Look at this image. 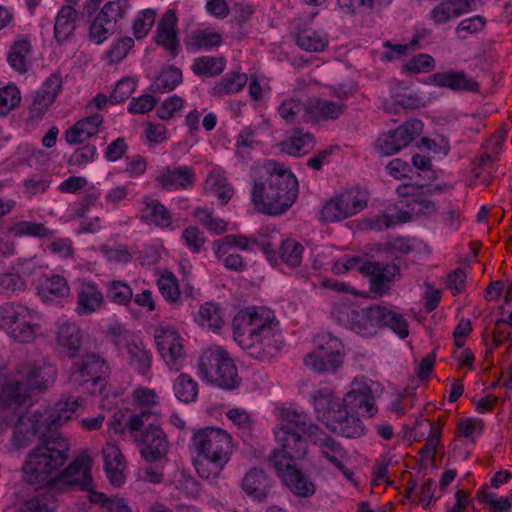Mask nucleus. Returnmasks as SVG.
I'll return each instance as SVG.
<instances>
[{
	"label": "nucleus",
	"instance_id": "1",
	"mask_svg": "<svg viewBox=\"0 0 512 512\" xmlns=\"http://www.w3.org/2000/svg\"><path fill=\"white\" fill-rule=\"evenodd\" d=\"M78 407V399L67 398L36 410L29 418L31 434L39 436L40 444L29 452L22 467V479L35 490L57 489V475L68 461L70 448L59 428L72 419Z\"/></svg>",
	"mask_w": 512,
	"mask_h": 512
},
{
	"label": "nucleus",
	"instance_id": "30",
	"mask_svg": "<svg viewBox=\"0 0 512 512\" xmlns=\"http://www.w3.org/2000/svg\"><path fill=\"white\" fill-rule=\"evenodd\" d=\"M228 352L222 347L208 349L203 352L198 363V376L208 383H212L221 367L227 369L226 357Z\"/></svg>",
	"mask_w": 512,
	"mask_h": 512
},
{
	"label": "nucleus",
	"instance_id": "50",
	"mask_svg": "<svg viewBox=\"0 0 512 512\" xmlns=\"http://www.w3.org/2000/svg\"><path fill=\"white\" fill-rule=\"evenodd\" d=\"M157 286L166 302L177 306L182 304L179 281L173 272L162 273L157 280Z\"/></svg>",
	"mask_w": 512,
	"mask_h": 512
},
{
	"label": "nucleus",
	"instance_id": "63",
	"mask_svg": "<svg viewBox=\"0 0 512 512\" xmlns=\"http://www.w3.org/2000/svg\"><path fill=\"white\" fill-rule=\"evenodd\" d=\"M181 241L191 253L198 254L207 242V238L199 227L191 225L182 231Z\"/></svg>",
	"mask_w": 512,
	"mask_h": 512
},
{
	"label": "nucleus",
	"instance_id": "61",
	"mask_svg": "<svg viewBox=\"0 0 512 512\" xmlns=\"http://www.w3.org/2000/svg\"><path fill=\"white\" fill-rule=\"evenodd\" d=\"M332 357H330L328 354H325V352H322L321 350H313L312 352L308 353L304 358V364L311 370H313L315 373L324 375V374H330L335 373L340 367H329L330 360Z\"/></svg>",
	"mask_w": 512,
	"mask_h": 512
},
{
	"label": "nucleus",
	"instance_id": "47",
	"mask_svg": "<svg viewBox=\"0 0 512 512\" xmlns=\"http://www.w3.org/2000/svg\"><path fill=\"white\" fill-rule=\"evenodd\" d=\"M183 81L182 71L180 68L171 65L167 69L162 70L153 83L149 91L153 93H168L173 91Z\"/></svg>",
	"mask_w": 512,
	"mask_h": 512
},
{
	"label": "nucleus",
	"instance_id": "36",
	"mask_svg": "<svg viewBox=\"0 0 512 512\" xmlns=\"http://www.w3.org/2000/svg\"><path fill=\"white\" fill-rule=\"evenodd\" d=\"M32 52L29 36L18 35L10 46L7 62L10 67L20 74L28 71V57Z\"/></svg>",
	"mask_w": 512,
	"mask_h": 512
},
{
	"label": "nucleus",
	"instance_id": "43",
	"mask_svg": "<svg viewBox=\"0 0 512 512\" xmlns=\"http://www.w3.org/2000/svg\"><path fill=\"white\" fill-rule=\"evenodd\" d=\"M7 232L18 238L34 237L37 239H53L55 231L49 229L44 223L31 221H18L8 227Z\"/></svg>",
	"mask_w": 512,
	"mask_h": 512
},
{
	"label": "nucleus",
	"instance_id": "39",
	"mask_svg": "<svg viewBox=\"0 0 512 512\" xmlns=\"http://www.w3.org/2000/svg\"><path fill=\"white\" fill-rule=\"evenodd\" d=\"M226 65L227 60L224 55H204L193 60L191 70L198 77L213 78L222 74Z\"/></svg>",
	"mask_w": 512,
	"mask_h": 512
},
{
	"label": "nucleus",
	"instance_id": "29",
	"mask_svg": "<svg viewBox=\"0 0 512 512\" xmlns=\"http://www.w3.org/2000/svg\"><path fill=\"white\" fill-rule=\"evenodd\" d=\"M78 12L71 5H63L54 22L53 37L58 46H63L75 36Z\"/></svg>",
	"mask_w": 512,
	"mask_h": 512
},
{
	"label": "nucleus",
	"instance_id": "14",
	"mask_svg": "<svg viewBox=\"0 0 512 512\" xmlns=\"http://www.w3.org/2000/svg\"><path fill=\"white\" fill-rule=\"evenodd\" d=\"M157 350L170 370L179 371L185 360L180 334L174 329H161L155 335Z\"/></svg>",
	"mask_w": 512,
	"mask_h": 512
},
{
	"label": "nucleus",
	"instance_id": "24",
	"mask_svg": "<svg viewBox=\"0 0 512 512\" xmlns=\"http://www.w3.org/2000/svg\"><path fill=\"white\" fill-rule=\"evenodd\" d=\"M310 441L319 447L321 455L345 477L348 478L352 475V472L344 465L343 460L347 457V451L339 441L326 434L322 429L317 436L310 438Z\"/></svg>",
	"mask_w": 512,
	"mask_h": 512
},
{
	"label": "nucleus",
	"instance_id": "32",
	"mask_svg": "<svg viewBox=\"0 0 512 512\" xmlns=\"http://www.w3.org/2000/svg\"><path fill=\"white\" fill-rule=\"evenodd\" d=\"M83 332L75 323H63L57 332L56 343L68 358L78 356L82 347Z\"/></svg>",
	"mask_w": 512,
	"mask_h": 512
},
{
	"label": "nucleus",
	"instance_id": "37",
	"mask_svg": "<svg viewBox=\"0 0 512 512\" xmlns=\"http://www.w3.org/2000/svg\"><path fill=\"white\" fill-rule=\"evenodd\" d=\"M280 417L285 422L281 425H290V427H294L296 431L305 433L309 439L317 436L318 433L321 432V428L311 422L309 415L304 411L291 407L283 408L280 411Z\"/></svg>",
	"mask_w": 512,
	"mask_h": 512
},
{
	"label": "nucleus",
	"instance_id": "45",
	"mask_svg": "<svg viewBox=\"0 0 512 512\" xmlns=\"http://www.w3.org/2000/svg\"><path fill=\"white\" fill-rule=\"evenodd\" d=\"M278 113L287 123H309L308 102L299 98L284 100L278 107Z\"/></svg>",
	"mask_w": 512,
	"mask_h": 512
},
{
	"label": "nucleus",
	"instance_id": "3",
	"mask_svg": "<svg viewBox=\"0 0 512 512\" xmlns=\"http://www.w3.org/2000/svg\"><path fill=\"white\" fill-rule=\"evenodd\" d=\"M191 445L197 453L194 467L202 479L214 480L231 460L233 438L226 430L217 427H204L196 431Z\"/></svg>",
	"mask_w": 512,
	"mask_h": 512
},
{
	"label": "nucleus",
	"instance_id": "18",
	"mask_svg": "<svg viewBox=\"0 0 512 512\" xmlns=\"http://www.w3.org/2000/svg\"><path fill=\"white\" fill-rule=\"evenodd\" d=\"M178 16L174 9H168L158 22L154 42L164 48L172 58L181 52V44L177 31Z\"/></svg>",
	"mask_w": 512,
	"mask_h": 512
},
{
	"label": "nucleus",
	"instance_id": "41",
	"mask_svg": "<svg viewBox=\"0 0 512 512\" xmlns=\"http://www.w3.org/2000/svg\"><path fill=\"white\" fill-rule=\"evenodd\" d=\"M248 81L244 72L232 71L227 73L211 88V95L222 98L227 95L236 94L243 90Z\"/></svg>",
	"mask_w": 512,
	"mask_h": 512
},
{
	"label": "nucleus",
	"instance_id": "25",
	"mask_svg": "<svg viewBox=\"0 0 512 512\" xmlns=\"http://www.w3.org/2000/svg\"><path fill=\"white\" fill-rule=\"evenodd\" d=\"M223 43V34L211 26L195 28L184 39L186 49L193 52H211L217 50Z\"/></svg>",
	"mask_w": 512,
	"mask_h": 512
},
{
	"label": "nucleus",
	"instance_id": "51",
	"mask_svg": "<svg viewBox=\"0 0 512 512\" xmlns=\"http://www.w3.org/2000/svg\"><path fill=\"white\" fill-rule=\"evenodd\" d=\"M468 11L461 3H456L453 0H442L430 11V18L436 25H441Z\"/></svg>",
	"mask_w": 512,
	"mask_h": 512
},
{
	"label": "nucleus",
	"instance_id": "28",
	"mask_svg": "<svg viewBox=\"0 0 512 512\" xmlns=\"http://www.w3.org/2000/svg\"><path fill=\"white\" fill-rule=\"evenodd\" d=\"M76 313L89 316L97 312L104 304V296L94 282H83L76 291Z\"/></svg>",
	"mask_w": 512,
	"mask_h": 512
},
{
	"label": "nucleus",
	"instance_id": "54",
	"mask_svg": "<svg viewBox=\"0 0 512 512\" xmlns=\"http://www.w3.org/2000/svg\"><path fill=\"white\" fill-rule=\"evenodd\" d=\"M296 44L308 52H322L328 46V39L315 30L304 29L295 35Z\"/></svg>",
	"mask_w": 512,
	"mask_h": 512
},
{
	"label": "nucleus",
	"instance_id": "5",
	"mask_svg": "<svg viewBox=\"0 0 512 512\" xmlns=\"http://www.w3.org/2000/svg\"><path fill=\"white\" fill-rule=\"evenodd\" d=\"M109 374L107 361L95 353H86L71 365L72 380L79 386H87L92 395L107 396L105 391Z\"/></svg>",
	"mask_w": 512,
	"mask_h": 512
},
{
	"label": "nucleus",
	"instance_id": "4",
	"mask_svg": "<svg viewBox=\"0 0 512 512\" xmlns=\"http://www.w3.org/2000/svg\"><path fill=\"white\" fill-rule=\"evenodd\" d=\"M37 313L22 304L8 302L0 306V328L19 343H31L40 328Z\"/></svg>",
	"mask_w": 512,
	"mask_h": 512
},
{
	"label": "nucleus",
	"instance_id": "7",
	"mask_svg": "<svg viewBox=\"0 0 512 512\" xmlns=\"http://www.w3.org/2000/svg\"><path fill=\"white\" fill-rule=\"evenodd\" d=\"M348 271L358 270L365 277L370 278V289L379 295L390 289V283L396 276H400V268L396 264H383L381 262L364 260L360 256L343 255Z\"/></svg>",
	"mask_w": 512,
	"mask_h": 512
},
{
	"label": "nucleus",
	"instance_id": "53",
	"mask_svg": "<svg viewBox=\"0 0 512 512\" xmlns=\"http://www.w3.org/2000/svg\"><path fill=\"white\" fill-rule=\"evenodd\" d=\"M173 390L176 398L183 403L194 402L198 396V383L189 375L181 373L174 381Z\"/></svg>",
	"mask_w": 512,
	"mask_h": 512
},
{
	"label": "nucleus",
	"instance_id": "22",
	"mask_svg": "<svg viewBox=\"0 0 512 512\" xmlns=\"http://www.w3.org/2000/svg\"><path fill=\"white\" fill-rule=\"evenodd\" d=\"M309 401L314 407L317 419L321 422L342 404V398L337 396L335 387L330 382H320L315 385L309 395Z\"/></svg>",
	"mask_w": 512,
	"mask_h": 512
},
{
	"label": "nucleus",
	"instance_id": "2",
	"mask_svg": "<svg viewBox=\"0 0 512 512\" xmlns=\"http://www.w3.org/2000/svg\"><path fill=\"white\" fill-rule=\"evenodd\" d=\"M267 176L254 180L251 202L261 214L278 216L287 212L298 197V181L291 170L278 162L270 163Z\"/></svg>",
	"mask_w": 512,
	"mask_h": 512
},
{
	"label": "nucleus",
	"instance_id": "48",
	"mask_svg": "<svg viewBox=\"0 0 512 512\" xmlns=\"http://www.w3.org/2000/svg\"><path fill=\"white\" fill-rule=\"evenodd\" d=\"M131 8L129 0H113L108 1L97 13L105 24H109L115 30L119 22L125 18Z\"/></svg>",
	"mask_w": 512,
	"mask_h": 512
},
{
	"label": "nucleus",
	"instance_id": "60",
	"mask_svg": "<svg viewBox=\"0 0 512 512\" xmlns=\"http://www.w3.org/2000/svg\"><path fill=\"white\" fill-rule=\"evenodd\" d=\"M232 247H236L242 251H247L246 235L228 234L212 243V249L217 259L223 258Z\"/></svg>",
	"mask_w": 512,
	"mask_h": 512
},
{
	"label": "nucleus",
	"instance_id": "44",
	"mask_svg": "<svg viewBox=\"0 0 512 512\" xmlns=\"http://www.w3.org/2000/svg\"><path fill=\"white\" fill-rule=\"evenodd\" d=\"M284 150L292 156H301L309 153L315 146V137L303 129H294L292 134L283 143Z\"/></svg>",
	"mask_w": 512,
	"mask_h": 512
},
{
	"label": "nucleus",
	"instance_id": "19",
	"mask_svg": "<svg viewBox=\"0 0 512 512\" xmlns=\"http://www.w3.org/2000/svg\"><path fill=\"white\" fill-rule=\"evenodd\" d=\"M132 398L134 406L141 409L140 413L133 414L127 423L130 431L134 432L140 431L151 418H157L152 407L158 404V396L153 389L139 387L133 391Z\"/></svg>",
	"mask_w": 512,
	"mask_h": 512
},
{
	"label": "nucleus",
	"instance_id": "59",
	"mask_svg": "<svg viewBox=\"0 0 512 512\" xmlns=\"http://www.w3.org/2000/svg\"><path fill=\"white\" fill-rule=\"evenodd\" d=\"M496 493L488 491V485L483 484L476 492V498L480 503L488 506L490 512H510L511 501L508 496L496 498Z\"/></svg>",
	"mask_w": 512,
	"mask_h": 512
},
{
	"label": "nucleus",
	"instance_id": "42",
	"mask_svg": "<svg viewBox=\"0 0 512 512\" xmlns=\"http://www.w3.org/2000/svg\"><path fill=\"white\" fill-rule=\"evenodd\" d=\"M337 196L341 200L350 217L363 211L368 206L370 198L369 191L359 185L347 188Z\"/></svg>",
	"mask_w": 512,
	"mask_h": 512
},
{
	"label": "nucleus",
	"instance_id": "13",
	"mask_svg": "<svg viewBox=\"0 0 512 512\" xmlns=\"http://www.w3.org/2000/svg\"><path fill=\"white\" fill-rule=\"evenodd\" d=\"M113 344L118 350L125 348L129 356L131 368L142 376H147L152 367L153 356L151 350L140 339H135L128 334L118 335Z\"/></svg>",
	"mask_w": 512,
	"mask_h": 512
},
{
	"label": "nucleus",
	"instance_id": "35",
	"mask_svg": "<svg viewBox=\"0 0 512 512\" xmlns=\"http://www.w3.org/2000/svg\"><path fill=\"white\" fill-rule=\"evenodd\" d=\"M304 251L301 243L292 238H286L282 240L278 250L275 249V261L271 258L268 262L272 266L283 263L289 268H297L302 263Z\"/></svg>",
	"mask_w": 512,
	"mask_h": 512
},
{
	"label": "nucleus",
	"instance_id": "62",
	"mask_svg": "<svg viewBox=\"0 0 512 512\" xmlns=\"http://www.w3.org/2000/svg\"><path fill=\"white\" fill-rule=\"evenodd\" d=\"M156 10L152 8L143 9L138 12L133 21V35L137 40L145 38L155 24Z\"/></svg>",
	"mask_w": 512,
	"mask_h": 512
},
{
	"label": "nucleus",
	"instance_id": "55",
	"mask_svg": "<svg viewBox=\"0 0 512 512\" xmlns=\"http://www.w3.org/2000/svg\"><path fill=\"white\" fill-rule=\"evenodd\" d=\"M411 220V214L408 211L400 210L396 214L382 213L374 215L367 219V226L374 231H383L397 224L409 222Z\"/></svg>",
	"mask_w": 512,
	"mask_h": 512
},
{
	"label": "nucleus",
	"instance_id": "11",
	"mask_svg": "<svg viewBox=\"0 0 512 512\" xmlns=\"http://www.w3.org/2000/svg\"><path fill=\"white\" fill-rule=\"evenodd\" d=\"M93 460L87 453L78 454L65 469H61L57 475V488L77 487L78 490H90L92 488Z\"/></svg>",
	"mask_w": 512,
	"mask_h": 512
},
{
	"label": "nucleus",
	"instance_id": "26",
	"mask_svg": "<svg viewBox=\"0 0 512 512\" xmlns=\"http://www.w3.org/2000/svg\"><path fill=\"white\" fill-rule=\"evenodd\" d=\"M140 209V220L160 229H172L173 218L168 208L152 195H144Z\"/></svg>",
	"mask_w": 512,
	"mask_h": 512
},
{
	"label": "nucleus",
	"instance_id": "33",
	"mask_svg": "<svg viewBox=\"0 0 512 512\" xmlns=\"http://www.w3.org/2000/svg\"><path fill=\"white\" fill-rule=\"evenodd\" d=\"M376 328L391 329L400 339H405L409 335V325L405 317L386 306L376 305Z\"/></svg>",
	"mask_w": 512,
	"mask_h": 512
},
{
	"label": "nucleus",
	"instance_id": "12",
	"mask_svg": "<svg viewBox=\"0 0 512 512\" xmlns=\"http://www.w3.org/2000/svg\"><path fill=\"white\" fill-rule=\"evenodd\" d=\"M333 433L346 438H359L366 434V427L355 412L350 411L342 403L331 415L323 421Z\"/></svg>",
	"mask_w": 512,
	"mask_h": 512
},
{
	"label": "nucleus",
	"instance_id": "10",
	"mask_svg": "<svg viewBox=\"0 0 512 512\" xmlns=\"http://www.w3.org/2000/svg\"><path fill=\"white\" fill-rule=\"evenodd\" d=\"M271 464L276 470L278 477L281 478L289 491L302 498H309L316 492V486L309 476L303 473L296 465L289 462H282L279 460V455L276 454L271 459Z\"/></svg>",
	"mask_w": 512,
	"mask_h": 512
},
{
	"label": "nucleus",
	"instance_id": "17",
	"mask_svg": "<svg viewBox=\"0 0 512 512\" xmlns=\"http://www.w3.org/2000/svg\"><path fill=\"white\" fill-rule=\"evenodd\" d=\"M249 341L250 344H242L241 347L246 349L251 357L261 361L272 360L284 347L278 326L258 334Z\"/></svg>",
	"mask_w": 512,
	"mask_h": 512
},
{
	"label": "nucleus",
	"instance_id": "31",
	"mask_svg": "<svg viewBox=\"0 0 512 512\" xmlns=\"http://www.w3.org/2000/svg\"><path fill=\"white\" fill-rule=\"evenodd\" d=\"M346 108L347 106L344 103L317 97L311 98L308 101L309 123L336 120L340 118Z\"/></svg>",
	"mask_w": 512,
	"mask_h": 512
},
{
	"label": "nucleus",
	"instance_id": "46",
	"mask_svg": "<svg viewBox=\"0 0 512 512\" xmlns=\"http://www.w3.org/2000/svg\"><path fill=\"white\" fill-rule=\"evenodd\" d=\"M196 321L202 327L219 332L223 326V309L215 302H206L199 307Z\"/></svg>",
	"mask_w": 512,
	"mask_h": 512
},
{
	"label": "nucleus",
	"instance_id": "58",
	"mask_svg": "<svg viewBox=\"0 0 512 512\" xmlns=\"http://www.w3.org/2000/svg\"><path fill=\"white\" fill-rule=\"evenodd\" d=\"M106 296L112 303L127 306L133 298V289L124 281L112 280L106 284Z\"/></svg>",
	"mask_w": 512,
	"mask_h": 512
},
{
	"label": "nucleus",
	"instance_id": "38",
	"mask_svg": "<svg viewBox=\"0 0 512 512\" xmlns=\"http://www.w3.org/2000/svg\"><path fill=\"white\" fill-rule=\"evenodd\" d=\"M70 294L67 280L58 274H54L41 283L38 287V295L44 302H60Z\"/></svg>",
	"mask_w": 512,
	"mask_h": 512
},
{
	"label": "nucleus",
	"instance_id": "15",
	"mask_svg": "<svg viewBox=\"0 0 512 512\" xmlns=\"http://www.w3.org/2000/svg\"><path fill=\"white\" fill-rule=\"evenodd\" d=\"M274 485L275 480L267 471L253 467L245 473L240 486L249 499L262 504L268 501Z\"/></svg>",
	"mask_w": 512,
	"mask_h": 512
},
{
	"label": "nucleus",
	"instance_id": "52",
	"mask_svg": "<svg viewBox=\"0 0 512 512\" xmlns=\"http://www.w3.org/2000/svg\"><path fill=\"white\" fill-rule=\"evenodd\" d=\"M207 189L214 193L221 205H226L234 195V188L228 179L217 173H209L205 181Z\"/></svg>",
	"mask_w": 512,
	"mask_h": 512
},
{
	"label": "nucleus",
	"instance_id": "20",
	"mask_svg": "<svg viewBox=\"0 0 512 512\" xmlns=\"http://www.w3.org/2000/svg\"><path fill=\"white\" fill-rule=\"evenodd\" d=\"M342 403H345L347 409L364 418H372L378 413L375 395L368 383L359 384L347 392Z\"/></svg>",
	"mask_w": 512,
	"mask_h": 512
},
{
	"label": "nucleus",
	"instance_id": "40",
	"mask_svg": "<svg viewBox=\"0 0 512 512\" xmlns=\"http://www.w3.org/2000/svg\"><path fill=\"white\" fill-rule=\"evenodd\" d=\"M315 344L316 348L314 350H321L332 357L329 362L330 368L343 366V343L338 337L333 336L330 332H324L316 336Z\"/></svg>",
	"mask_w": 512,
	"mask_h": 512
},
{
	"label": "nucleus",
	"instance_id": "49",
	"mask_svg": "<svg viewBox=\"0 0 512 512\" xmlns=\"http://www.w3.org/2000/svg\"><path fill=\"white\" fill-rule=\"evenodd\" d=\"M417 191V196H414L410 201H401L407 208L411 215L412 213L417 215H430L436 212L437 207L435 203L430 199L432 195V189L430 185H423V189Z\"/></svg>",
	"mask_w": 512,
	"mask_h": 512
},
{
	"label": "nucleus",
	"instance_id": "27",
	"mask_svg": "<svg viewBox=\"0 0 512 512\" xmlns=\"http://www.w3.org/2000/svg\"><path fill=\"white\" fill-rule=\"evenodd\" d=\"M103 467L111 485L120 487L125 482V459L119 447L107 442L102 448Z\"/></svg>",
	"mask_w": 512,
	"mask_h": 512
},
{
	"label": "nucleus",
	"instance_id": "57",
	"mask_svg": "<svg viewBox=\"0 0 512 512\" xmlns=\"http://www.w3.org/2000/svg\"><path fill=\"white\" fill-rule=\"evenodd\" d=\"M424 124L420 119L412 118L392 129L403 149L409 146L423 132Z\"/></svg>",
	"mask_w": 512,
	"mask_h": 512
},
{
	"label": "nucleus",
	"instance_id": "6",
	"mask_svg": "<svg viewBox=\"0 0 512 512\" xmlns=\"http://www.w3.org/2000/svg\"><path fill=\"white\" fill-rule=\"evenodd\" d=\"M278 325L279 322L275 320L271 311L255 307L246 308L239 311L232 320L233 337L240 346L250 344L249 340L253 337Z\"/></svg>",
	"mask_w": 512,
	"mask_h": 512
},
{
	"label": "nucleus",
	"instance_id": "34",
	"mask_svg": "<svg viewBox=\"0 0 512 512\" xmlns=\"http://www.w3.org/2000/svg\"><path fill=\"white\" fill-rule=\"evenodd\" d=\"M30 398V389L24 381L11 380L0 385V405L4 408L22 406Z\"/></svg>",
	"mask_w": 512,
	"mask_h": 512
},
{
	"label": "nucleus",
	"instance_id": "23",
	"mask_svg": "<svg viewBox=\"0 0 512 512\" xmlns=\"http://www.w3.org/2000/svg\"><path fill=\"white\" fill-rule=\"evenodd\" d=\"M430 85L447 88L454 92L479 93L480 84L462 70L436 72L429 76Z\"/></svg>",
	"mask_w": 512,
	"mask_h": 512
},
{
	"label": "nucleus",
	"instance_id": "16",
	"mask_svg": "<svg viewBox=\"0 0 512 512\" xmlns=\"http://www.w3.org/2000/svg\"><path fill=\"white\" fill-rule=\"evenodd\" d=\"M154 421L148 422V426L143 430L138 440L142 458L150 463L165 457L169 449L166 434Z\"/></svg>",
	"mask_w": 512,
	"mask_h": 512
},
{
	"label": "nucleus",
	"instance_id": "8",
	"mask_svg": "<svg viewBox=\"0 0 512 512\" xmlns=\"http://www.w3.org/2000/svg\"><path fill=\"white\" fill-rule=\"evenodd\" d=\"M375 311L376 305L360 307L354 304H341L334 307L332 314L340 325L361 336L370 337L377 333Z\"/></svg>",
	"mask_w": 512,
	"mask_h": 512
},
{
	"label": "nucleus",
	"instance_id": "9",
	"mask_svg": "<svg viewBox=\"0 0 512 512\" xmlns=\"http://www.w3.org/2000/svg\"><path fill=\"white\" fill-rule=\"evenodd\" d=\"M305 435L290 425H276L274 437L278 448L272 452L269 460L271 461L276 454L279 455V460L282 462L304 459L309 451V443Z\"/></svg>",
	"mask_w": 512,
	"mask_h": 512
},
{
	"label": "nucleus",
	"instance_id": "21",
	"mask_svg": "<svg viewBox=\"0 0 512 512\" xmlns=\"http://www.w3.org/2000/svg\"><path fill=\"white\" fill-rule=\"evenodd\" d=\"M155 181L163 190H186L195 186L196 173L193 167L187 165L166 166L155 177Z\"/></svg>",
	"mask_w": 512,
	"mask_h": 512
},
{
	"label": "nucleus",
	"instance_id": "56",
	"mask_svg": "<svg viewBox=\"0 0 512 512\" xmlns=\"http://www.w3.org/2000/svg\"><path fill=\"white\" fill-rule=\"evenodd\" d=\"M226 360L227 366L229 367H227V369L221 367V370H218L217 375L215 376L212 384L226 390H233L239 387L241 383V378L238 375V370L235 365V362L230 357L229 354L227 355Z\"/></svg>",
	"mask_w": 512,
	"mask_h": 512
},
{
	"label": "nucleus",
	"instance_id": "64",
	"mask_svg": "<svg viewBox=\"0 0 512 512\" xmlns=\"http://www.w3.org/2000/svg\"><path fill=\"white\" fill-rule=\"evenodd\" d=\"M350 215L338 196L329 199L322 207L321 219L325 223H334L349 218Z\"/></svg>",
	"mask_w": 512,
	"mask_h": 512
}]
</instances>
